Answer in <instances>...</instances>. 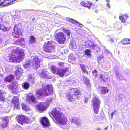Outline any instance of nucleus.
Returning a JSON list of instances; mask_svg holds the SVG:
<instances>
[{"mask_svg":"<svg viewBox=\"0 0 130 130\" xmlns=\"http://www.w3.org/2000/svg\"><path fill=\"white\" fill-rule=\"evenodd\" d=\"M24 53L23 51L18 47L11 51V54L9 55V61L15 63H20L24 58Z\"/></svg>","mask_w":130,"mask_h":130,"instance_id":"nucleus-1","label":"nucleus"},{"mask_svg":"<svg viewBox=\"0 0 130 130\" xmlns=\"http://www.w3.org/2000/svg\"><path fill=\"white\" fill-rule=\"evenodd\" d=\"M51 115L55 118L56 123L62 125H65L67 124L68 120L67 116L56 108L53 109Z\"/></svg>","mask_w":130,"mask_h":130,"instance_id":"nucleus-2","label":"nucleus"},{"mask_svg":"<svg viewBox=\"0 0 130 130\" xmlns=\"http://www.w3.org/2000/svg\"><path fill=\"white\" fill-rule=\"evenodd\" d=\"M42 88L38 89L35 92V94L37 95L47 96L53 94V92L52 86L49 84H42Z\"/></svg>","mask_w":130,"mask_h":130,"instance_id":"nucleus-3","label":"nucleus"},{"mask_svg":"<svg viewBox=\"0 0 130 130\" xmlns=\"http://www.w3.org/2000/svg\"><path fill=\"white\" fill-rule=\"evenodd\" d=\"M70 92H66V99L69 101L73 102L79 98V96L81 94L80 91L78 88H71L69 89Z\"/></svg>","mask_w":130,"mask_h":130,"instance_id":"nucleus-4","label":"nucleus"},{"mask_svg":"<svg viewBox=\"0 0 130 130\" xmlns=\"http://www.w3.org/2000/svg\"><path fill=\"white\" fill-rule=\"evenodd\" d=\"M54 37L55 40L60 44H64L66 40V36L63 32L61 31L55 32Z\"/></svg>","mask_w":130,"mask_h":130,"instance_id":"nucleus-5","label":"nucleus"},{"mask_svg":"<svg viewBox=\"0 0 130 130\" xmlns=\"http://www.w3.org/2000/svg\"><path fill=\"white\" fill-rule=\"evenodd\" d=\"M54 43L52 41H48L44 43L43 49L45 52H51L54 48Z\"/></svg>","mask_w":130,"mask_h":130,"instance_id":"nucleus-6","label":"nucleus"},{"mask_svg":"<svg viewBox=\"0 0 130 130\" xmlns=\"http://www.w3.org/2000/svg\"><path fill=\"white\" fill-rule=\"evenodd\" d=\"M16 118L18 122L21 125L30 122L29 119L27 116L22 115H17Z\"/></svg>","mask_w":130,"mask_h":130,"instance_id":"nucleus-7","label":"nucleus"},{"mask_svg":"<svg viewBox=\"0 0 130 130\" xmlns=\"http://www.w3.org/2000/svg\"><path fill=\"white\" fill-rule=\"evenodd\" d=\"M18 26L19 25L18 24L14 25L13 28L14 31L12 33V36L15 38H19L22 34L20 30L18 28Z\"/></svg>","mask_w":130,"mask_h":130,"instance_id":"nucleus-8","label":"nucleus"},{"mask_svg":"<svg viewBox=\"0 0 130 130\" xmlns=\"http://www.w3.org/2000/svg\"><path fill=\"white\" fill-rule=\"evenodd\" d=\"M40 122L42 125L45 127H47L50 125V123L48 119L46 117L41 118Z\"/></svg>","mask_w":130,"mask_h":130,"instance_id":"nucleus-9","label":"nucleus"},{"mask_svg":"<svg viewBox=\"0 0 130 130\" xmlns=\"http://www.w3.org/2000/svg\"><path fill=\"white\" fill-rule=\"evenodd\" d=\"M41 61V60L39 59L38 57H34L32 62V66L33 68L36 69L39 68L40 66V63Z\"/></svg>","mask_w":130,"mask_h":130,"instance_id":"nucleus-10","label":"nucleus"},{"mask_svg":"<svg viewBox=\"0 0 130 130\" xmlns=\"http://www.w3.org/2000/svg\"><path fill=\"white\" fill-rule=\"evenodd\" d=\"M100 101L99 98L93 96L91 101V105L92 107H100Z\"/></svg>","mask_w":130,"mask_h":130,"instance_id":"nucleus-11","label":"nucleus"},{"mask_svg":"<svg viewBox=\"0 0 130 130\" xmlns=\"http://www.w3.org/2000/svg\"><path fill=\"white\" fill-rule=\"evenodd\" d=\"M80 5L90 9L92 6H93V3L89 1H83L80 3Z\"/></svg>","mask_w":130,"mask_h":130,"instance_id":"nucleus-12","label":"nucleus"},{"mask_svg":"<svg viewBox=\"0 0 130 130\" xmlns=\"http://www.w3.org/2000/svg\"><path fill=\"white\" fill-rule=\"evenodd\" d=\"M26 101L28 103L31 104L32 103H36L35 97L34 95L28 96L26 99Z\"/></svg>","mask_w":130,"mask_h":130,"instance_id":"nucleus-13","label":"nucleus"},{"mask_svg":"<svg viewBox=\"0 0 130 130\" xmlns=\"http://www.w3.org/2000/svg\"><path fill=\"white\" fill-rule=\"evenodd\" d=\"M19 104L18 97H14L12 100V105L13 106L14 108L17 109L19 108Z\"/></svg>","mask_w":130,"mask_h":130,"instance_id":"nucleus-14","label":"nucleus"},{"mask_svg":"<svg viewBox=\"0 0 130 130\" xmlns=\"http://www.w3.org/2000/svg\"><path fill=\"white\" fill-rule=\"evenodd\" d=\"M69 71L68 68H66L65 69H59L57 75L61 77H63L67 72Z\"/></svg>","mask_w":130,"mask_h":130,"instance_id":"nucleus-15","label":"nucleus"},{"mask_svg":"<svg viewBox=\"0 0 130 130\" xmlns=\"http://www.w3.org/2000/svg\"><path fill=\"white\" fill-rule=\"evenodd\" d=\"M84 83L85 84L86 87L88 89H90L91 88V86L90 82L89 80L87 77L84 76L83 77Z\"/></svg>","mask_w":130,"mask_h":130,"instance_id":"nucleus-16","label":"nucleus"},{"mask_svg":"<svg viewBox=\"0 0 130 130\" xmlns=\"http://www.w3.org/2000/svg\"><path fill=\"white\" fill-rule=\"evenodd\" d=\"M3 123L1 126L3 128H5L8 126L9 122L8 119L7 117H4L2 119Z\"/></svg>","mask_w":130,"mask_h":130,"instance_id":"nucleus-17","label":"nucleus"},{"mask_svg":"<svg viewBox=\"0 0 130 130\" xmlns=\"http://www.w3.org/2000/svg\"><path fill=\"white\" fill-rule=\"evenodd\" d=\"M99 77L101 81H102L106 83L109 81V78L106 74L100 75Z\"/></svg>","mask_w":130,"mask_h":130,"instance_id":"nucleus-18","label":"nucleus"},{"mask_svg":"<svg viewBox=\"0 0 130 130\" xmlns=\"http://www.w3.org/2000/svg\"><path fill=\"white\" fill-rule=\"evenodd\" d=\"M36 108L40 112L44 111L46 109V107L42 103L38 104L37 105Z\"/></svg>","mask_w":130,"mask_h":130,"instance_id":"nucleus-19","label":"nucleus"},{"mask_svg":"<svg viewBox=\"0 0 130 130\" xmlns=\"http://www.w3.org/2000/svg\"><path fill=\"white\" fill-rule=\"evenodd\" d=\"M99 88L101 93L103 94H106L108 92L109 90L107 87L100 86L99 87Z\"/></svg>","mask_w":130,"mask_h":130,"instance_id":"nucleus-20","label":"nucleus"},{"mask_svg":"<svg viewBox=\"0 0 130 130\" xmlns=\"http://www.w3.org/2000/svg\"><path fill=\"white\" fill-rule=\"evenodd\" d=\"M128 16L127 14H123L119 16V19L122 22L125 23L127 19L128 18Z\"/></svg>","mask_w":130,"mask_h":130,"instance_id":"nucleus-21","label":"nucleus"},{"mask_svg":"<svg viewBox=\"0 0 130 130\" xmlns=\"http://www.w3.org/2000/svg\"><path fill=\"white\" fill-rule=\"evenodd\" d=\"M23 69L20 68H18L15 72V75L18 77H20L22 73Z\"/></svg>","mask_w":130,"mask_h":130,"instance_id":"nucleus-22","label":"nucleus"},{"mask_svg":"<svg viewBox=\"0 0 130 130\" xmlns=\"http://www.w3.org/2000/svg\"><path fill=\"white\" fill-rule=\"evenodd\" d=\"M70 120L71 122L74 123L77 125H79L80 124L79 119L77 117H73L71 118L70 119Z\"/></svg>","mask_w":130,"mask_h":130,"instance_id":"nucleus-23","label":"nucleus"},{"mask_svg":"<svg viewBox=\"0 0 130 130\" xmlns=\"http://www.w3.org/2000/svg\"><path fill=\"white\" fill-rule=\"evenodd\" d=\"M123 45H128L130 44V39L128 38H125L120 41Z\"/></svg>","mask_w":130,"mask_h":130,"instance_id":"nucleus-24","label":"nucleus"},{"mask_svg":"<svg viewBox=\"0 0 130 130\" xmlns=\"http://www.w3.org/2000/svg\"><path fill=\"white\" fill-rule=\"evenodd\" d=\"M69 47L72 50L76 49L77 48V46L76 45L75 42L73 40H71L69 44Z\"/></svg>","mask_w":130,"mask_h":130,"instance_id":"nucleus-25","label":"nucleus"},{"mask_svg":"<svg viewBox=\"0 0 130 130\" xmlns=\"http://www.w3.org/2000/svg\"><path fill=\"white\" fill-rule=\"evenodd\" d=\"M14 76L12 75L8 76L5 79V82H11L14 79Z\"/></svg>","mask_w":130,"mask_h":130,"instance_id":"nucleus-26","label":"nucleus"},{"mask_svg":"<svg viewBox=\"0 0 130 130\" xmlns=\"http://www.w3.org/2000/svg\"><path fill=\"white\" fill-rule=\"evenodd\" d=\"M93 6H92L89 9L91 10L93 12L96 13H98L99 11V8L98 6H95L93 3Z\"/></svg>","mask_w":130,"mask_h":130,"instance_id":"nucleus-27","label":"nucleus"},{"mask_svg":"<svg viewBox=\"0 0 130 130\" xmlns=\"http://www.w3.org/2000/svg\"><path fill=\"white\" fill-rule=\"evenodd\" d=\"M51 71L54 74L57 75L59 69L55 66H52L51 68Z\"/></svg>","mask_w":130,"mask_h":130,"instance_id":"nucleus-28","label":"nucleus"},{"mask_svg":"<svg viewBox=\"0 0 130 130\" xmlns=\"http://www.w3.org/2000/svg\"><path fill=\"white\" fill-rule=\"evenodd\" d=\"M10 28L5 26L3 24H0V30L4 32L7 31L9 30Z\"/></svg>","mask_w":130,"mask_h":130,"instance_id":"nucleus-29","label":"nucleus"},{"mask_svg":"<svg viewBox=\"0 0 130 130\" xmlns=\"http://www.w3.org/2000/svg\"><path fill=\"white\" fill-rule=\"evenodd\" d=\"M25 42V39L23 38L16 40L14 42L16 44L20 45Z\"/></svg>","mask_w":130,"mask_h":130,"instance_id":"nucleus-30","label":"nucleus"},{"mask_svg":"<svg viewBox=\"0 0 130 130\" xmlns=\"http://www.w3.org/2000/svg\"><path fill=\"white\" fill-rule=\"evenodd\" d=\"M22 86L24 89L27 90L30 86V84L28 82L26 81L22 84Z\"/></svg>","mask_w":130,"mask_h":130,"instance_id":"nucleus-31","label":"nucleus"},{"mask_svg":"<svg viewBox=\"0 0 130 130\" xmlns=\"http://www.w3.org/2000/svg\"><path fill=\"white\" fill-rule=\"evenodd\" d=\"M93 44L92 42L90 40H87L85 42V45L86 46L90 49L91 48Z\"/></svg>","mask_w":130,"mask_h":130,"instance_id":"nucleus-32","label":"nucleus"},{"mask_svg":"<svg viewBox=\"0 0 130 130\" xmlns=\"http://www.w3.org/2000/svg\"><path fill=\"white\" fill-rule=\"evenodd\" d=\"M66 20L67 21L70 22L74 24H79L77 21L69 18H66Z\"/></svg>","mask_w":130,"mask_h":130,"instance_id":"nucleus-33","label":"nucleus"},{"mask_svg":"<svg viewBox=\"0 0 130 130\" xmlns=\"http://www.w3.org/2000/svg\"><path fill=\"white\" fill-rule=\"evenodd\" d=\"M5 96L3 95V93L1 90H0V101L4 102L6 100Z\"/></svg>","mask_w":130,"mask_h":130,"instance_id":"nucleus-34","label":"nucleus"},{"mask_svg":"<svg viewBox=\"0 0 130 130\" xmlns=\"http://www.w3.org/2000/svg\"><path fill=\"white\" fill-rule=\"evenodd\" d=\"M11 3L8 0H3L2 1L1 6H5L9 5Z\"/></svg>","mask_w":130,"mask_h":130,"instance_id":"nucleus-35","label":"nucleus"},{"mask_svg":"<svg viewBox=\"0 0 130 130\" xmlns=\"http://www.w3.org/2000/svg\"><path fill=\"white\" fill-rule=\"evenodd\" d=\"M91 74V77L93 78H95L98 75V71L96 69H94L92 72Z\"/></svg>","mask_w":130,"mask_h":130,"instance_id":"nucleus-36","label":"nucleus"},{"mask_svg":"<svg viewBox=\"0 0 130 130\" xmlns=\"http://www.w3.org/2000/svg\"><path fill=\"white\" fill-rule=\"evenodd\" d=\"M99 116L100 117H99L98 116H96L95 115H94V116L96 120H97L98 119H99L100 118L101 119H103L104 118V115L103 113H101Z\"/></svg>","mask_w":130,"mask_h":130,"instance_id":"nucleus-37","label":"nucleus"},{"mask_svg":"<svg viewBox=\"0 0 130 130\" xmlns=\"http://www.w3.org/2000/svg\"><path fill=\"white\" fill-rule=\"evenodd\" d=\"M36 39L33 36H31L29 37V42L31 44H33L36 41Z\"/></svg>","mask_w":130,"mask_h":130,"instance_id":"nucleus-38","label":"nucleus"},{"mask_svg":"<svg viewBox=\"0 0 130 130\" xmlns=\"http://www.w3.org/2000/svg\"><path fill=\"white\" fill-rule=\"evenodd\" d=\"M91 49H93V51L95 52H98L99 50L98 47L94 44Z\"/></svg>","mask_w":130,"mask_h":130,"instance_id":"nucleus-39","label":"nucleus"},{"mask_svg":"<svg viewBox=\"0 0 130 130\" xmlns=\"http://www.w3.org/2000/svg\"><path fill=\"white\" fill-rule=\"evenodd\" d=\"M91 51L89 49H86L84 51L85 54L88 56H90L91 55Z\"/></svg>","mask_w":130,"mask_h":130,"instance_id":"nucleus-40","label":"nucleus"},{"mask_svg":"<svg viewBox=\"0 0 130 130\" xmlns=\"http://www.w3.org/2000/svg\"><path fill=\"white\" fill-rule=\"evenodd\" d=\"M100 107H92L94 112L95 114H97L99 112Z\"/></svg>","mask_w":130,"mask_h":130,"instance_id":"nucleus-41","label":"nucleus"},{"mask_svg":"<svg viewBox=\"0 0 130 130\" xmlns=\"http://www.w3.org/2000/svg\"><path fill=\"white\" fill-rule=\"evenodd\" d=\"M62 30L64 32L67 34V36L69 37H70V35L71 34V33L70 30L68 29H66L64 28H63Z\"/></svg>","mask_w":130,"mask_h":130,"instance_id":"nucleus-42","label":"nucleus"},{"mask_svg":"<svg viewBox=\"0 0 130 130\" xmlns=\"http://www.w3.org/2000/svg\"><path fill=\"white\" fill-rule=\"evenodd\" d=\"M30 66V62L28 61H27L23 65V67L25 69L29 68Z\"/></svg>","mask_w":130,"mask_h":130,"instance_id":"nucleus-43","label":"nucleus"},{"mask_svg":"<svg viewBox=\"0 0 130 130\" xmlns=\"http://www.w3.org/2000/svg\"><path fill=\"white\" fill-rule=\"evenodd\" d=\"M11 84L12 85L14 89H17L18 84L16 82H13L11 83Z\"/></svg>","mask_w":130,"mask_h":130,"instance_id":"nucleus-44","label":"nucleus"},{"mask_svg":"<svg viewBox=\"0 0 130 130\" xmlns=\"http://www.w3.org/2000/svg\"><path fill=\"white\" fill-rule=\"evenodd\" d=\"M68 58L69 59L72 60H75V58L74 57V56L73 54L71 53L68 56Z\"/></svg>","mask_w":130,"mask_h":130,"instance_id":"nucleus-45","label":"nucleus"},{"mask_svg":"<svg viewBox=\"0 0 130 130\" xmlns=\"http://www.w3.org/2000/svg\"><path fill=\"white\" fill-rule=\"evenodd\" d=\"M52 76L51 74H45L43 77L47 79H50L52 78Z\"/></svg>","mask_w":130,"mask_h":130,"instance_id":"nucleus-46","label":"nucleus"},{"mask_svg":"<svg viewBox=\"0 0 130 130\" xmlns=\"http://www.w3.org/2000/svg\"><path fill=\"white\" fill-rule=\"evenodd\" d=\"M2 20L4 23H8L9 22V21L6 19V17L4 15L3 17V18L2 19Z\"/></svg>","mask_w":130,"mask_h":130,"instance_id":"nucleus-47","label":"nucleus"},{"mask_svg":"<svg viewBox=\"0 0 130 130\" xmlns=\"http://www.w3.org/2000/svg\"><path fill=\"white\" fill-rule=\"evenodd\" d=\"M116 75L117 77L120 78V79H121L122 78V76L119 72H117L116 73Z\"/></svg>","mask_w":130,"mask_h":130,"instance_id":"nucleus-48","label":"nucleus"},{"mask_svg":"<svg viewBox=\"0 0 130 130\" xmlns=\"http://www.w3.org/2000/svg\"><path fill=\"white\" fill-rule=\"evenodd\" d=\"M22 109L25 111H26L28 109L26 105L24 104H22Z\"/></svg>","mask_w":130,"mask_h":130,"instance_id":"nucleus-49","label":"nucleus"},{"mask_svg":"<svg viewBox=\"0 0 130 130\" xmlns=\"http://www.w3.org/2000/svg\"><path fill=\"white\" fill-rule=\"evenodd\" d=\"M7 87H8L9 89H10L11 90H13L14 89L11 83L10 85H7Z\"/></svg>","mask_w":130,"mask_h":130,"instance_id":"nucleus-50","label":"nucleus"},{"mask_svg":"<svg viewBox=\"0 0 130 130\" xmlns=\"http://www.w3.org/2000/svg\"><path fill=\"white\" fill-rule=\"evenodd\" d=\"M80 66L82 71L86 68L85 66L83 64H80Z\"/></svg>","mask_w":130,"mask_h":130,"instance_id":"nucleus-51","label":"nucleus"},{"mask_svg":"<svg viewBox=\"0 0 130 130\" xmlns=\"http://www.w3.org/2000/svg\"><path fill=\"white\" fill-rule=\"evenodd\" d=\"M82 71V73H84L88 75V72L86 68L83 70Z\"/></svg>","mask_w":130,"mask_h":130,"instance_id":"nucleus-52","label":"nucleus"},{"mask_svg":"<svg viewBox=\"0 0 130 130\" xmlns=\"http://www.w3.org/2000/svg\"><path fill=\"white\" fill-rule=\"evenodd\" d=\"M64 63L62 62H59L58 63V66L60 67H62L64 66Z\"/></svg>","mask_w":130,"mask_h":130,"instance_id":"nucleus-53","label":"nucleus"},{"mask_svg":"<svg viewBox=\"0 0 130 130\" xmlns=\"http://www.w3.org/2000/svg\"><path fill=\"white\" fill-rule=\"evenodd\" d=\"M116 112V111L115 110L111 113V115L112 118L113 116L115 115V112Z\"/></svg>","mask_w":130,"mask_h":130,"instance_id":"nucleus-54","label":"nucleus"},{"mask_svg":"<svg viewBox=\"0 0 130 130\" xmlns=\"http://www.w3.org/2000/svg\"><path fill=\"white\" fill-rule=\"evenodd\" d=\"M88 101V98H87L85 97V101L87 103Z\"/></svg>","mask_w":130,"mask_h":130,"instance_id":"nucleus-55","label":"nucleus"},{"mask_svg":"<svg viewBox=\"0 0 130 130\" xmlns=\"http://www.w3.org/2000/svg\"><path fill=\"white\" fill-rule=\"evenodd\" d=\"M3 16L4 15L3 14L0 13V20L2 19L3 18Z\"/></svg>","mask_w":130,"mask_h":130,"instance_id":"nucleus-56","label":"nucleus"},{"mask_svg":"<svg viewBox=\"0 0 130 130\" xmlns=\"http://www.w3.org/2000/svg\"><path fill=\"white\" fill-rule=\"evenodd\" d=\"M110 41H111V42H113V40L111 38L110 39Z\"/></svg>","mask_w":130,"mask_h":130,"instance_id":"nucleus-57","label":"nucleus"},{"mask_svg":"<svg viewBox=\"0 0 130 130\" xmlns=\"http://www.w3.org/2000/svg\"><path fill=\"white\" fill-rule=\"evenodd\" d=\"M107 6H108V7H110V5L109 4V3H108L107 4Z\"/></svg>","mask_w":130,"mask_h":130,"instance_id":"nucleus-58","label":"nucleus"},{"mask_svg":"<svg viewBox=\"0 0 130 130\" xmlns=\"http://www.w3.org/2000/svg\"><path fill=\"white\" fill-rule=\"evenodd\" d=\"M3 0H0V6H1V3L2 2V1Z\"/></svg>","mask_w":130,"mask_h":130,"instance_id":"nucleus-59","label":"nucleus"},{"mask_svg":"<svg viewBox=\"0 0 130 130\" xmlns=\"http://www.w3.org/2000/svg\"><path fill=\"white\" fill-rule=\"evenodd\" d=\"M96 130H101V128H97L96 129Z\"/></svg>","mask_w":130,"mask_h":130,"instance_id":"nucleus-60","label":"nucleus"},{"mask_svg":"<svg viewBox=\"0 0 130 130\" xmlns=\"http://www.w3.org/2000/svg\"><path fill=\"white\" fill-rule=\"evenodd\" d=\"M104 129H105V130H106L107 129V128L106 127Z\"/></svg>","mask_w":130,"mask_h":130,"instance_id":"nucleus-61","label":"nucleus"},{"mask_svg":"<svg viewBox=\"0 0 130 130\" xmlns=\"http://www.w3.org/2000/svg\"><path fill=\"white\" fill-rule=\"evenodd\" d=\"M106 1L107 2H108L109 1L108 0H106Z\"/></svg>","mask_w":130,"mask_h":130,"instance_id":"nucleus-62","label":"nucleus"}]
</instances>
